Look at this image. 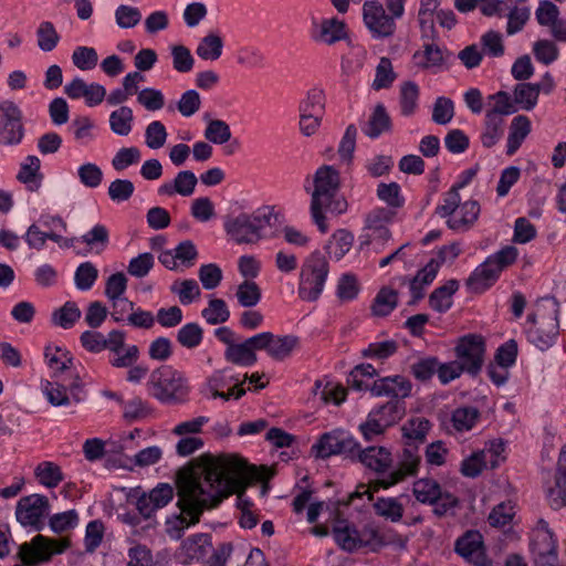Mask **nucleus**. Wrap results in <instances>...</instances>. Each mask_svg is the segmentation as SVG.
Segmentation results:
<instances>
[{
  "label": "nucleus",
  "mask_w": 566,
  "mask_h": 566,
  "mask_svg": "<svg viewBox=\"0 0 566 566\" xmlns=\"http://www.w3.org/2000/svg\"><path fill=\"white\" fill-rule=\"evenodd\" d=\"M266 469L250 467L239 455H201L196 469L185 467L177 473V505L182 514L179 516L181 526L199 522L205 510L216 507L222 499L238 493V506L242 512L252 505L245 496V485L250 480L269 479Z\"/></svg>",
  "instance_id": "nucleus-1"
},
{
  "label": "nucleus",
  "mask_w": 566,
  "mask_h": 566,
  "mask_svg": "<svg viewBox=\"0 0 566 566\" xmlns=\"http://www.w3.org/2000/svg\"><path fill=\"white\" fill-rule=\"evenodd\" d=\"M340 174L335 166L323 164L313 176V189L311 191V216L322 232H327L325 210L332 213H343L348 209L346 198L339 196Z\"/></svg>",
  "instance_id": "nucleus-2"
},
{
  "label": "nucleus",
  "mask_w": 566,
  "mask_h": 566,
  "mask_svg": "<svg viewBox=\"0 0 566 566\" xmlns=\"http://www.w3.org/2000/svg\"><path fill=\"white\" fill-rule=\"evenodd\" d=\"M559 303L554 296H545L536 303V310L527 316L533 327L527 331L528 340L541 350H547L559 333Z\"/></svg>",
  "instance_id": "nucleus-3"
},
{
  "label": "nucleus",
  "mask_w": 566,
  "mask_h": 566,
  "mask_svg": "<svg viewBox=\"0 0 566 566\" xmlns=\"http://www.w3.org/2000/svg\"><path fill=\"white\" fill-rule=\"evenodd\" d=\"M276 220L274 206H261L251 214L241 212L234 219H229L226 221L224 228L237 243H255V241H260L262 230L275 224Z\"/></svg>",
  "instance_id": "nucleus-4"
},
{
  "label": "nucleus",
  "mask_w": 566,
  "mask_h": 566,
  "mask_svg": "<svg viewBox=\"0 0 566 566\" xmlns=\"http://www.w3.org/2000/svg\"><path fill=\"white\" fill-rule=\"evenodd\" d=\"M149 391L160 402H185L191 392V386L184 371L172 366H160L150 373Z\"/></svg>",
  "instance_id": "nucleus-5"
},
{
  "label": "nucleus",
  "mask_w": 566,
  "mask_h": 566,
  "mask_svg": "<svg viewBox=\"0 0 566 566\" xmlns=\"http://www.w3.org/2000/svg\"><path fill=\"white\" fill-rule=\"evenodd\" d=\"M329 273V263L322 254L321 250H314L304 260L297 293L302 300L314 302L319 297L325 287V283Z\"/></svg>",
  "instance_id": "nucleus-6"
},
{
  "label": "nucleus",
  "mask_w": 566,
  "mask_h": 566,
  "mask_svg": "<svg viewBox=\"0 0 566 566\" xmlns=\"http://www.w3.org/2000/svg\"><path fill=\"white\" fill-rule=\"evenodd\" d=\"M231 552L228 544L213 548L210 534H193L181 543V553L187 563L201 560V566H224Z\"/></svg>",
  "instance_id": "nucleus-7"
},
{
  "label": "nucleus",
  "mask_w": 566,
  "mask_h": 566,
  "mask_svg": "<svg viewBox=\"0 0 566 566\" xmlns=\"http://www.w3.org/2000/svg\"><path fill=\"white\" fill-rule=\"evenodd\" d=\"M70 545L69 538H45V536H34L30 542L20 544L18 556L22 563L12 566H28V564H39L50 560L53 554H61Z\"/></svg>",
  "instance_id": "nucleus-8"
},
{
  "label": "nucleus",
  "mask_w": 566,
  "mask_h": 566,
  "mask_svg": "<svg viewBox=\"0 0 566 566\" xmlns=\"http://www.w3.org/2000/svg\"><path fill=\"white\" fill-rule=\"evenodd\" d=\"M312 450L317 457H331L339 453L359 461V441L347 431H339V429L321 436Z\"/></svg>",
  "instance_id": "nucleus-9"
},
{
  "label": "nucleus",
  "mask_w": 566,
  "mask_h": 566,
  "mask_svg": "<svg viewBox=\"0 0 566 566\" xmlns=\"http://www.w3.org/2000/svg\"><path fill=\"white\" fill-rule=\"evenodd\" d=\"M25 135L23 113L18 103H0V145H20Z\"/></svg>",
  "instance_id": "nucleus-10"
},
{
  "label": "nucleus",
  "mask_w": 566,
  "mask_h": 566,
  "mask_svg": "<svg viewBox=\"0 0 566 566\" xmlns=\"http://www.w3.org/2000/svg\"><path fill=\"white\" fill-rule=\"evenodd\" d=\"M395 216L389 208H374L365 218L364 231L360 235L361 245L374 243L376 249L385 245L391 239L392 233L388 227Z\"/></svg>",
  "instance_id": "nucleus-11"
},
{
  "label": "nucleus",
  "mask_w": 566,
  "mask_h": 566,
  "mask_svg": "<svg viewBox=\"0 0 566 566\" xmlns=\"http://www.w3.org/2000/svg\"><path fill=\"white\" fill-rule=\"evenodd\" d=\"M485 340L481 334H467L459 339L455 354L462 371L476 375L484 363Z\"/></svg>",
  "instance_id": "nucleus-12"
},
{
  "label": "nucleus",
  "mask_w": 566,
  "mask_h": 566,
  "mask_svg": "<svg viewBox=\"0 0 566 566\" xmlns=\"http://www.w3.org/2000/svg\"><path fill=\"white\" fill-rule=\"evenodd\" d=\"M363 21L371 38H391L392 20L379 0H365L363 3Z\"/></svg>",
  "instance_id": "nucleus-13"
},
{
  "label": "nucleus",
  "mask_w": 566,
  "mask_h": 566,
  "mask_svg": "<svg viewBox=\"0 0 566 566\" xmlns=\"http://www.w3.org/2000/svg\"><path fill=\"white\" fill-rule=\"evenodd\" d=\"M50 509V500L42 494H30V496L20 497L15 515L21 524H30L34 528H41L43 518Z\"/></svg>",
  "instance_id": "nucleus-14"
},
{
  "label": "nucleus",
  "mask_w": 566,
  "mask_h": 566,
  "mask_svg": "<svg viewBox=\"0 0 566 566\" xmlns=\"http://www.w3.org/2000/svg\"><path fill=\"white\" fill-rule=\"evenodd\" d=\"M412 391V382L402 376V374H395V376H382L374 380L370 392L374 396H389L397 400H405L406 396H410Z\"/></svg>",
  "instance_id": "nucleus-15"
},
{
  "label": "nucleus",
  "mask_w": 566,
  "mask_h": 566,
  "mask_svg": "<svg viewBox=\"0 0 566 566\" xmlns=\"http://www.w3.org/2000/svg\"><path fill=\"white\" fill-rule=\"evenodd\" d=\"M175 496V490L170 483H158L148 494H142L136 501L138 512L145 518H150L156 510L167 505Z\"/></svg>",
  "instance_id": "nucleus-16"
},
{
  "label": "nucleus",
  "mask_w": 566,
  "mask_h": 566,
  "mask_svg": "<svg viewBox=\"0 0 566 566\" xmlns=\"http://www.w3.org/2000/svg\"><path fill=\"white\" fill-rule=\"evenodd\" d=\"M421 455L417 452L416 446H413L412 439H405L403 451L400 457L399 465L395 471H391L388 479L380 481L382 486H390L396 484L399 480L406 479L408 474H416L419 469Z\"/></svg>",
  "instance_id": "nucleus-17"
},
{
  "label": "nucleus",
  "mask_w": 566,
  "mask_h": 566,
  "mask_svg": "<svg viewBox=\"0 0 566 566\" xmlns=\"http://www.w3.org/2000/svg\"><path fill=\"white\" fill-rule=\"evenodd\" d=\"M333 534L338 545L344 549H355L359 545H368V543L381 539L379 532L374 527H365L363 532H357L349 525H343V527L337 525L334 527Z\"/></svg>",
  "instance_id": "nucleus-18"
},
{
  "label": "nucleus",
  "mask_w": 566,
  "mask_h": 566,
  "mask_svg": "<svg viewBox=\"0 0 566 566\" xmlns=\"http://www.w3.org/2000/svg\"><path fill=\"white\" fill-rule=\"evenodd\" d=\"M458 554L478 566H488L489 560L484 551L483 536L480 532H467L455 542Z\"/></svg>",
  "instance_id": "nucleus-19"
},
{
  "label": "nucleus",
  "mask_w": 566,
  "mask_h": 566,
  "mask_svg": "<svg viewBox=\"0 0 566 566\" xmlns=\"http://www.w3.org/2000/svg\"><path fill=\"white\" fill-rule=\"evenodd\" d=\"M311 38L322 43H336L339 39L347 38L346 23L345 21L338 20V18L313 21Z\"/></svg>",
  "instance_id": "nucleus-20"
},
{
  "label": "nucleus",
  "mask_w": 566,
  "mask_h": 566,
  "mask_svg": "<svg viewBox=\"0 0 566 566\" xmlns=\"http://www.w3.org/2000/svg\"><path fill=\"white\" fill-rule=\"evenodd\" d=\"M499 279L496 252L486 258L469 276L467 284L473 291H484Z\"/></svg>",
  "instance_id": "nucleus-21"
},
{
  "label": "nucleus",
  "mask_w": 566,
  "mask_h": 566,
  "mask_svg": "<svg viewBox=\"0 0 566 566\" xmlns=\"http://www.w3.org/2000/svg\"><path fill=\"white\" fill-rule=\"evenodd\" d=\"M358 461L367 468H370V470L381 474V472L390 470L391 464L394 463V457L390 450H388V448H384V446H369L361 450L359 443Z\"/></svg>",
  "instance_id": "nucleus-22"
},
{
  "label": "nucleus",
  "mask_w": 566,
  "mask_h": 566,
  "mask_svg": "<svg viewBox=\"0 0 566 566\" xmlns=\"http://www.w3.org/2000/svg\"><path fill=\"white\" fill-rule=\"evenodd\" d=\"M139 358V349L137 345H130L126 348L124 354L109 359L111 365L114 367H129L127 379L129 381H140L149 371L147 366H135L136 360Z\"/></svg>",
  "instance_id": "nucleus-23"
},
{
  "label": "nucleus",
  "mask_w": 566,
  "mask_h": 566,
  "mask_svg": "<svg viewBox=\"0 0 566 566\" xmlns=\"http://www.w3.org/2000/svg\"><path fill=\"white\" fill-rule=\"evenodd\" d=\"M232 379H235V374H231V368H223L222 370H214L207 377L201 386L203 395L212 396V398H223L229 400V395L224 391L226 386H230Z\"/></svg>",
  "instance_id": "nucleus-24"
},
{
  "label": "nucleus",
  "mask_w": 566,
  "mask_h": 566,
  "mask_svg": "<svg viewBox=\"0 0 566 566\" xmlns=\"http://www.w3.org/2000/svg\"><path fill=\"white\" fill-rule=\"evenodd\" d=\"M392 127L391 118L386 111L384 103H377L368 118V122L361 127L364 134L369 138H378L384 132H389Z\"/></svg>",
  "instance_id": "nucleus-25"
},
{
  "label": "nucleus",
  "mask_w": 566,
  "mask_h": 566,
  "mask_svg": "<svg viewBox=\"0 0 566 566\" xmlns=\"http://www.w3.org/2000/svg\"><path fill=\"white\" fill-rule=\"evenodd\" d=\"M481 212V206L476 200H467L458 208V217L449 219L447 224L453 230H469L476 222Z\"/></svg>",
  "instance_id": "nucleus-26"
},
{
  "label": "nucleus",
  "mask_w": 566,
  "mask_h": 566,
  "mask_svg": "<svg viewBox=\"0 0 566 566\" xmlns=\"http://www.w3.org/2000/svg\"><path fill=\"white\" fill-rule=\"evenodd\" d=\"M198 185V177L192 172V170H179L177 172L172 184H163L158 188V191L161 195H174V192H179V195H192L195 192L196 186Z\"/></svg>",
  "instance_id": "nucleus-27"
},
{
  "label": "nucleus",
  "mask_w": 566,
  "mask_h": 566,
  "mask_svg": "<svg viewBox=\"0 0 566 566\" xmlns=\"http://www.w3.org/2000/svg\"><path fill=\"white\" fill-rule=\"evenodd\" d=\"M223 357L229 363L240 365L241 367H249V365H254V363L258 360V354L252 353L251 336L241 343H237L234 332L232 347H230L229 352L223 353Z\"/></svg>",
  "instance_id": "nucleus-28"
},
{
  "label": "nucleus",
  "mask_w": 566,
  "mask_h": 566,
  "mask_svg": "<svg viewBox=\"0 0 566 566\" xmlns=\"http://www.w3.org/2000/svg\"><path fill=\"white\" fill-rule=\"evenodd\" d=\"M532 128V123L527 116H515L510 124L507 135L506 153L514 155L517 148L524 143Z\"/></svg>",
  "instance_id": "nucleus-29"
},
{
  "label": "nucleus",
  "mask_w": 566,
  "mask_h": 566,
  "mask_svg": "<svg viewBox=\"0 0 566 566\" xmlns=\"http://www.w3.org/2000/svg\"><path fill=\"white\" fill-rule=\"evenodd\" d=\"M17 178L27 185L30 190H38L43 179L40 158H38V156H27L20 165Z\"/></svg>",
  "instance_id": "nucleus-30"
},
{
  "label": "nucleus",
  "mask_w": 566,
  "mask_h": 566,
  "mask_svg": "<svg viewBox=\"0 0 566 566\" xmlns=\"http://www.w3.org/2000/svg\"><path fill=\"white\" fill-rule=\"evenodd\" d=\"M458 280H449L442 286L433 290L429 296V304L431 308L439 313H446L452 306V295L459 290Z\"/></svg>",
  "instance_id": "nucleus-31"
},
{
  "label": "nucleus",
  "mask_w": 566,
  "mask_h": 566,
  "mask_svg": "<svg viewBox=\"0 0 566 566\" xmlns=\"http://www.w3.org/2000/svg\"><path fill=\"white\" fill-rule=\"evenodd\" d=\"M431 428L430 420L423 418V416H416V418H409L401 427L403 438H411L412 443L416 447V451H419V446L424 442L429 429Z\"/></svg>",
  "instance_id": "nucleus-32"
},
{
  "label": "nucleus",
  "mask_w": 566,
  "mask_h": 566,
  "mask_svg": "<svg viewBox=\"0 0 566 566\" xmlns=\"http://www.w3.org/2000/svg\"><path fill=\"white\" fill-rule=\"evenodd\" d=\"M224 48V40L217 32H209L199 41L196 53L205 61H217L220 59Z\"/></svg>",
  "instance_id": "nucleus-33"
},
{
  "label": "nucleus",
  "mask_w": 566,
  "mask_h": 566,
  "mask_svg": "<svg viewBox=\"0 0 566 566\" xmlns=\"http://www.w3.org/2000/svg\"><path fill=\"white\" fill-rule=\"evenodd\" d=\"M298 344L300 338L298 336H295V334H283V336H277V334H273V332H271L270 356H272V358H276V360H283L286 356L292 355Z\"/></svg>",
  "instance_id": "nucleus-34"
},
{
  "label": "nucleus",
  "mask_w": 566,
  "mask_h": 566,
  "mask_svg": "<svg viewBox=\"0 0 566 566\" xmlns=\"http://www.w3.org/2000/svg\"><path fill=\"white\" fill-rule=\"evenodd\" d=\"M134 112L128 105H120L109 114V127L119 136H128L133 129Z\"/></svg>",
  "instance_id": "nucleus-35"
},
{
  "label": "nucleus",
  "mask_w": 566,
  "mask_h": 566,
  "mask_svg": "<svg viewBox=\"0 0 566 566\" xmlns=\"http://www.w3.org/2000/svg\"><path fill=\"white\" fill-rule=\"evenodd\" d=\"M541 86L536 82H520L514 88V104H520L522 108L530 111L538 102Z\"/></svg>",
  "instance_id": "nucleus-36"
},
{
  "label": "nucleus",
  "mask_w": 566,
  "mask_h": 566,
  "mask_svg": "<svg viewBox=\"0 0 566 566\" xmlns=\"http://www.w3.org/2000/svg\"><path fill=\"white\" fill-rule=\"evenodd\" d=\"M313 392L314 395H318L324 402H335V405H340L347 395L343 385L332 382V380H326V382H324V380H316Z\"/></svg>",
  "instance_id": "nucleus-37"
},
{
  "label": "nucleus",
  "mask_w": 566,
  "mask_h": 566,
  "mask_svg": "<svg viewBox=\"0 0 566 566\" xmlns=\"http://www.w3.org/2000/svg\"><path fill=\"white\" fill-rule=\"evenodd\" d=\"M499 116H496L494 105L486 109L484 115V123L480 136L483 146H494L501 140V130L499 128Z\"/></svg>",
  "instance_id": "nucleus-38"
},
{
  "label": "nucleus",
  "mask_w": 566,
  "mask_h": 566,
  "mask_svg": "<svg viewBox=\"0 0 566 566\" xmlns=\"http://www.w3.org/2000/svg\"><path fill=\"white\" fill-rule=\"evenodd\" d=\"M35 478L45 486H57L59 482L64 479L63 471L56 462L52 460H43L34 469Z\"/></svg>",
  "instance_id": "nucleus-39"
},
{
  "label": "nucleus",
  "mask_w": 566,
  "mask_h": 566,
  "mask_svg": "<svg viewBox=\"0 0 566 566\" xmlns=\"http://www.w3.org/2000/svg\"><path fill=\"white\" fill-rule=\"evenodd\" d=\"M128 286V277L123 273V271H117L116 273H112L106 280L105 285V294L111 301L112 304V313H116L117 311V302L122 293H125Z\"/></svg>",
  "instance_id": "nucleus-40"
},
{
  "label": "nucleus",
  "mask_w": 566,
  "mask_h": 566,
  "mask_svg": "<svg viewBox=\"0 0 566 566\" xmlns=\"http://www.w3.org/2000/svg\"><path fill=\"white\" fill-rule=\"evenodd\" d=\"M489 98L490 101L494 102L493 107L495 114L499 116V129L500 136L502 138L505 127V115H511V113H515L516 105H514V102H512L510 97V93H506V91H497V93L490 95Z\"/></svg>",
  "instance_id": "nucleus-41"
},
{
  "label": "nucleus",
  "mask_w": 566,
  "mask_h": 566,
  "mask_svg": "<svg viewBox=\"0 0 566 566\" xmlns=\"http://www.w3.org/2000/svg\"><path fill=\"white\" fill-rule=\"evenodd\" d=\"M378 413L381 417V429L382 434L387 430L388 426L396 423L398 419H401L406 413L405 401H397V399H389L382 406H379Z\"/></svg>",
  "instance_id": "nucleus-42"
},
{
  "label": "nucleus",
  "mask_w": 566,
  "mask_h": 566,
  "mask_svg": "<svg viewBox=\"0 0 566 566\" xmlns=\"http://www.w3.org/2000/svg\"><path fill=\"white\" fill-rule=\"evenodd\" d=\"M354 235L347 229H338L332 234V238L326 245L328 253H333L336 260H340L347 251L352 248Z\"/></svg>",
  "instance_id": "nucleus-43"
},
{
  "label": "nucleus",
  "mask_w": 566,
  "mask_h": 566,
  "mask_svg": "<svg viewBox=\"0 0 566 566\" xmlns=\"http://www.w3.org/2000/svg\"><path fill=\"white\" fill-rule=\"evenodd\" d=\"M420 95L417 82L408 80L400 87V109L402 115H413Z\"/></svg>",
  "instance_id": "nucleus-44"
},
{
  "label": "nucleus",
  "mask_w": 566,
  "mask_h": 566,
  "mask_svg": "<svg viewBox=\"0 0 566 566\" xmlns=\"http://www.w3.org/2000/svg\"><path fill=\"white\" fill-rule=\"evenodd\" d=\"M231 136L232 132L228 122L219 120V118L208 120L205 128V137L209 143H214V145H224V143H229Z\"/></svg>",
  "instance_id": "nucleus-45"
},
{
  "label": "nucleus",
  "mask_w": 566,
  "mask_h": 566,
  "mask_svg": "<svg viewBox=\"0 0 566 566\" xmlns=\"http://www.w3.org/2000/svg\"><path fill=\"white\" fill-rule=\"evenodd\" d=\"M461 197L459 192L458 181L444 193L442 203L437 206L436 212L442 218H454L459 216V207Z\"/></svg>",
  "instance_id": "nucleus-46"
},
{
  "label": "nucleus",
  "mask_w": 566,
  "mask_h": 566,
  "mask_svg": "<svg viewBox=\"0 0 566 566\" xmlns=\"http://www.w3.org/2000/svg\"><path fill=\"white\" fill-rule=\"evenodd\" d=\"M376 514L389 518L390 521H401L403 516V506L397 497H378L374 503Z\"/></svg>",
  "instance_id": "nucleus-47"
},
{
  "label": "nucleus",
  "mask_w": 566,
  "mask_h": 566,
  "mask_svg": "<svg viewBox=\"0 0 566 566\" xmlns=\"http://www.w3.org/2000/svg\"><path fill=\"white\" fill-rule=\"evenodd\" d=\"M38 45L44 52L56 48L61 36L52 21H42L36 30Z\"/></svg>",
  "instance_id": "nucleus-48"
},
{
  "label": "nucleus",
  "mask_w": 566,
  "mask_h": 566,
  "mask_svg": "<svg viewBox=\"0 0 566 566\" xmlns=\"http://www.w3.org/2000/svg\"><path fill=\"white\" fill-rule=\"evenodd\" d=\"M201 315L211 325H218V323H224L230 316V310L224 298H210L207 307L201 311Z\"/></svg>",
  "instance_id": "nucleus-49"
},
{
  "label": "nucleus",
  "mask_w": 566,
  "mask_h": 566,
  "mask_svg": "<svg viewBox=\"0 0 566 566\" xmlns=\"http://www.w3.org/2000/svg\"><path fill=\"white\" fill-rule=\"evenodd\" d=\"M43 394L46 396L51 405L59 407V405H70L71 398L67 387L56 380H43L41 384Z\"/></svg>",
  "instance_id": "nucleus-50"
},
{
  "label": "nucleus",
  "mask_w": 566,
  "mask_h": 566,
  "mask_svg": "<svg viewBox=\"0 0 566 566\" xmlns=\"http://www.w3.org/2000/svg\"><path fill=\"white\" fill-rule=\"evenodd\" d=\"M203 329L197 322H190L179 328L177 333V340L185 348H197L203 338Z\"/></svg>",
  "instance_id": "nucleus-51"
},
{
  "label": "nucleus",
  "mask_w": 566,
  "mask_h": 566,
  "mask_svg": "<svg viewBox=\"0 0 566 566\" xmlns=\"http://www.w3.org/2000/svg\"><path fill=\"white\" fill-rule=\"evenodd\" d=\"M81 240L90 249H94L95 251H103V249H106L108 245L109 232L106 226L96 223L94 228L90 229L81 237Z\"/></svg>",
  "instance_id": "nucleus-52"
},
{
  "label": "nucleus",
  "mask_w": 566,
  "mask_h": 566,
  "mask_svg": "<svg viewBox=\"0 0 566 566\" xmlns=\"http://www.w3.org/2000/svg\"><path fill=\"white\" fill-rule=\"evenodd\" d=\"M170 290L177 294L181 304H191L201 293L197 280H177Z\"/></svg>",
  "instance_id": "nucleus-53"
},
{
  "label": "nucleus",
  "mask_w": 566,
  "mask_h": 566,
  "mask_svg": "<svg viewBox=\"0 0 566 566\" xmlns=\"http://www.w3.org/2000/svg\"><path fill=\"white\" fill-rule=\"evenodd\" d=\"M398 304V292L392 289H381L376 294L371 311L374 314H389Z\"/></svg>",
  "instance_id": "nucleus-54"
},
{
  "label": "nucleus",
  "mask_w": 566,
  "mask_h": 566,
  "mask_svg": "<svg viewBox=\"0 0 566 566\" xmlns=\"http://www.w3.org/2000/svg\"><path fill=\"white\" fill-rule=\"evenodd\" d=\"M262 297V290L254 280H244L239 284L237 298L241 306H255Z\"/></svg>",
  "instance_id": "nucleus-55"
},
{
  "label": "nucleus",
  "mask_w": 566,
  "mask_h": 566,
  "mask_svg": "<svg viewBox=\"0 0 566 566\" xmlns=\"http://www.w3.org/2000/svg\"><path fill=\"white\" fill-rule=\"evenodd\" d=\"M98 270L91 261L81 263L74 274V283L78 290H91L96 279H98Z\"/></svg>",
  "instance_id": "nucleus-56"
},
{
  "label": "nucleus",
  "mask_w": 566,
  "mask_h": 566,
  "mask_svg": "<svg viewBox=\"0 0 566 566\" xmlns=\"http://www.w3.org/2000/svg\"><path fill=\"white\" fill-rule=\"evenodd\" d=\"M480 412L478 408L473 406H464V408H457L451 415L453 427L457 430H471L476 419H479Z\"/></svg>",
  "instance_id": "nucleus-57"
},
{
  "label": "nucleus",
  "mask_w": 566,
  "mask_h": 566,
  "mask_svg": "<svg viewBox=\"0 0 566 566\" xmlns=\"http://www.w3.org/2000/svg\"><path fill=\"white\" fill-rule=\"evenodd\" d=\"M81 314L82 312L76 303L67 301L60 310H56L52 314V319L56 325H61V327L67 329V327H73Z\"/></svg>",
  "instance_id": "nucleus-58"
},
{
  "label": "nucleus",
  "mask_w": 566,
  "mask_h": 566,
  "mask_svg": "<svg viewBox=\"0 0 566 566\" xmlns=\"http://www.w3.org/2000/svg\"><path fill=\"white\" fill-rule=\"evenodd\" d=\"M44 356L50 367L55 369V371H64V369H70L73 365L72 355L65 352V349H61V347L49 345L45 347Z\"/></svg>",
  "instance_id": "nucleus-59"
},
{
  "label": "nucleus",
  "mask_w": 566,
  "mask_h": 566,
  "mask_svg": "<svg viewBox=\"0 0 566 566\" xmlns=\"http://www.w3.org/2000/svg\"><path fill=\"white\" fill-rule=\"evenodd\" d=\"M376 193L378 198L390 207H401L405 203V198L401 195V188L396 181L391 184H379Z\"/></svg>",
  "instance_id": "nucleus-60"
},
{
  "label": "nucleus",
  "mask_w": 566,
  "mask_h": 566,
  "mask_svg": "<svg viewBox=\"0 0 566 566\" xmlns=\"http://www.w3.org/2000/svg\"><path fill=\"white\" fill-rule=\"evenodd\" d=\"M413 494L423 503H431L436 507L438 493V481L434 479H418L413 483Z\"/></svg>",
  "instance_id": "nucleus-61"
},
{
  "label": "nucleus",
  "mask_w": 566,
  "mask_h": 566,
  "mask_svg": "<svg viewBox=\"0 0 566 566\" xmlns=\"http://www.w3.org/2000/svg\"><path fill=\"white\" fill-rule=\"evenodd\" d=\"M77 177L80 182H82V185H84L85 187L95 188L99 187L104 174L98 164L85 163L78 166Z\"/></svg>",
  "instance_id": "nucleus-62"
},
{
  "label": "nucleus",
  "mask_w": 566,
  "mask_h": 566,
  "mask_svg": "<svg viewBox=\"0 0 566 566\" xmlns=\"http://www.w3.org/2000/svg\"><path fill=\"white\" fill-rule=\"evenodd\" d=\"M168 137L167 128L161 120H153L145 128V143L150 148H160Z\"/></svg>",
  "instance_id": "nucleus-63"
},
{
  "label": "nucleus",
  "mask_w": 566,
  "mask_h": 566,
  "mask_svg": "<svg viewBox=\"0 0 566 566\" xmlns=\"http://www.w3.org/2000/svg\"><path fill=\"white\" fill-rule=\"evenodd\" d=\"M396 80V74L392 67L391 60L388 57H381L380 62L376 67L375 78L373 82V87L375 90H381V87H388L391 85L392 81Z\"/></svg>",
  "instance_id": "nucleus-64"
}]
</instances>
